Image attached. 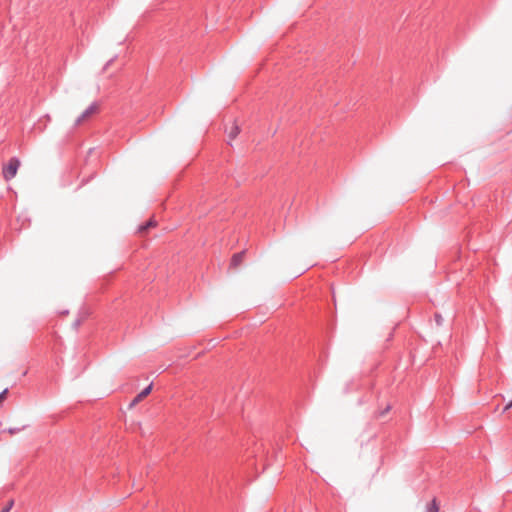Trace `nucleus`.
Wrapping results in <instances>:
<instances>
[{"label":"nucleus","instance_id":"f257e3e1","mask_svg":"<svg viewBox=\"0 0 512 512\" xmlns=\"http://www.w3.org/2000/svg\"><path fill=\"white\" fill-rule=\"evenodd\" d=\"M20 165L21 161L18 158L12 157L9 159V161L2 166V175L4 180L10 181L13 179L17 175Z\"/></svg>","mask_w":512,"mask_h":512},{"label":"nucleus","instance_id":"f03ea898","mask_svg":"<svg viewBox=\"0 0 512 512\" xmlns=\"http://www.w3.org/2000/svg\"><path fill=\"white\" fill-rule=\"evenodd\" d=\"M99 111V105L97 103L91 104L82 114L81 116L76 120V124L79 125L82 122L86 121L88 118H90L92 115H95Z\"/></svg>","mask_w":512,"mask_h":512},{"label":"nucleus","instance_id":"7ed1b4c3","mask_svg":"<svg viewBox=\"0 0 512 512\" xmlns=\"http://www.w3.org/2000/svg\"><path fill=\"white\" fill-rule=\"evenodd\" d=\"M153 388V382H151L148 386H146L141 392H139L131 401H130V409L140 403L145 397H147Z\"/></svg>","mask_w":512,"mask_h":512},{"label":"nucleus","instance_id":"20e7f679","mask_svg":"<svg viewBox=\"0 0 512 512\" xmlns=\"http://www.w3.org/2000/svg\"><path fill=\"white\" fill-rule=\"evenodd\" d=\"M157 222L154 219H149L144 224L139 225L137 233L140 235H143L146 231H148L150 228L155 227Z\"/></svg>","mask_w":512,"mask_h":512},{"label":"nucleus","instance_id":"39448f33","mask_svg":"<svg viewBox=\"0 0 512 512\" xmlns=\"http://www.w3.org/2000/svg\"><path fill=\"white\" fill-rule=\"evenodd\" d=\"M239 132H240V128H239V126H238V125H236V124H234V125L231 127V129H230V131H229V133H228L229 139H230V140L235 139V138H236V136L239 134Z\"/></svg>","mask_w":512,"mask_h":512},{"label":"nucleus","instance_id":"423d86ee","mask_svg":"<svg viewBox=\"0 0 512 512\" xmlns=\"http://www.w3.org/2000/svg\"><path fill=\"white\" fill-rule=\"evenodd\" d=\"M439 511V505L437 503V500L434 498L428 505H427V511L426 512H438Z\"/></svg>","mask_w":512,"mask_h":512},{"label":"nucleus","instance_id":"0eeeda50","mask_svg":"<svg viewBox=\"0 0 512 512\" xmlns=\"http://www.w3.org/2000/svg\"><path fill=\"white\" fill-rule=\"evenodd\" d=\"M242 257H243V252L234 254L233 257H232V260H231V264L233 266H237L241 262Z\"/></svg>","mask_w":512,"mask_h":512},{"label":"nucleus","instance_id":"6e6552de","mask_svg":"<svg viewBox=\"0 0 512 512\" xmlns=\"http://www.w3.org/2000/svg\"><path fill=\"white\" fill-rule=\"evenodd\" d=\"M14 505V501L10 500L1 512H9Z\"/></svg>","mask_w":512,"mask_h":512},{"label":"nucleus","instance_id":"1a4fd4ad","mask_svg":"<svg viewBox=\"0 0 512 512\" xmlns=\"http://www.w3.org/2000/svg\"><path fill=\"white\" fill-rule=\"evenodd\" d=\"M434 318H435V321H436L437 325L440 326L442 324V322H443L442 316L440 314L436 313L434 315Z\"/></svg>","mask_w":512,"mask_h":512},{"label":"nucleus","instance_id":"9d476101","mask_svg":"<svg viewBox=\"0 0 512 512\" xmlns=\"http://www.w3.org/2000/svg\"><path fill=\"white\" fill-rule=\"evenodd\" d=\"M7 391H8V390H7V389H5L2 393H0V402H2V401L5 399L6 394H7Z\"/></svg>","mask_w":512,"mask_h":512},{"label":"nucleus","instance_id":"9b49d317","mask_svg":"<svg viewBox=\"0 0 512 512\" xmlns=\"http://www.w3.org/2000/svg\"><path fill=\"white\" fill-rule=\"evenodd\" d=\"M512 407V400L504 407V411L510 409Z\"/></svg>","mask_w":512,"mask_h":512},{"label":"nucleus","instance_id":"f8f14e48","mask_svg":"<svg viewBox=\"0 0 512 512\" xmlns=\"http://www.w3.org/2000/svg\"><path fill=\"white\" fill-rule=\"evenodd\" d=\"M135 389H136V387L134 386V384L130 383V387H129L130 392L135 390Z\"/></svg>","mask_w":512,"mask_h":512}]
</instances>
